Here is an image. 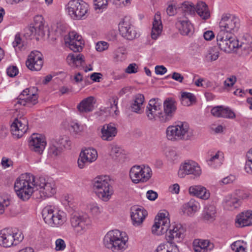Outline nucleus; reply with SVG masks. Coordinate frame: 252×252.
<instances>
[{
    "instance_id": "393cba45",
    "label": "nucleus",
    "mask_w": 252,
    "mask_h": 252,
    "mask_svg": "<svg viewBox=\"0 0 252 252\" xmlns=\"http://www.w3.org/2000/svg\"><path fill=\"white\" fill-rule=\"evenodd\" d=\"M65 44L74 52H80L82 50L84 41L80 35L74 32H72L69 33Z\"/></svg>"
},
{
    "instance_id": "a878e982",
    "label": "nucleus",
    "mask_w": 252,
    "mask_h": 252,
    "mask_svg": "<svg viewBox=\"0 0 252 252\" xmlns=\"http://www.w3.org/2000/svg\"><path fill=\"white\" fill-rule=\"evenodd\" d=\"M66 60L70 65L78 68L82 67L85 72L93 70L92 67H85L86 63L84 56L81 54H69L67 57Z\"/></svg>"
},
{
    "instance_id": "4468645a",
    "label": "nucleus",
    "mask_w": 252,
    "mask_h": 252,
    "mask_svg": "<svg viewBox=\"0 0 252 252\" xmlns=\"http://www.w3.org/2000/svg\"><path fill=\"white\" fill-rule=\"evenodd\" d=\"M70 141L67 137H62L58 139H53L49 143L48 154L52 157L60 156L64 148L70 146Z\"/></svg>"
},
{
    "instance_id": "ddd939ff",
    "label": "nucleus",
    "mask_w": 252,
    "mask_h": 252,
    "mask_svg": "<svg viewBox=\"0 0 252 252\" xmlns=\"http://www.w3.org/2000/svg\"><path fill=\"white\" fill-rule=\"evenodd\" d=\"M44 19L41 15H37L34 17V24H31L28 28L29 32L27 34H30V36L35 37L38 40L43 37L47 32L48 34L47 28L44 27Z\"/></svg>"
},
{
    "instance_id": "f8f14e48",
    "label": "nucleus",
    "mask_w": 252,
    "mask_h": 252,
    "mask_svg": "<svg viewBox=\"0 0 252 252\" xmlns=\"http://www.w3.org/2000/svg\"><path fill=\"white\" fill-rule=\"evenodd\" d=\"M37 89L35 87L24 90L17 98L16 104L32 107L38 102Z\"/></svg>"
},
{
    "instance_id": "ea45409f",
    "label": "nucleus",
    "mask_w": 252,
    "mask_h": 252,
    "mask_svg": "<svg viewBox=\"0 0 252 252\" xmlns=\"http://www.w3.org/2000/svg\"><path fill=\"white\" fill-rule=\"evenodd\" d=\"M144 101V96L142 94H137L134 97L133 103L131 105L132 111L140 113L143 103Z\"/></svg>"
},
{
    "instance_id": "680f3d73",
    "label": "nucleus",
    "mask_w": 252,
    "mask_h": 252,
    "mask_svg": "<svg viewBox=\"0 0 252 252\" xmlns=\"http://www.w3.org/2000/svg\"><path fill=\"white\" fill-rule=\"evenodd\" d=\"M166 157L168 159L171 161H174L176 160L178 158V155L177 152L174 150H169L166 153Z\"/></svg>"
},
{
    "instance_id": "c85d7f7f",
    "label": "nucleus",
    "mask_w": 252,
    "mask_h": 252,
    "mask_svg": "<svg viewBox=\"0 0 252 252\" xmlns=\"http://www.w3.org/2000/svg\"><path fill=\"white\" fill-rule=\"evenodd\" d=\"M238 44L234 52L241 56H247L252 51V42L246 38H242L240 40L238 39Z\"/></svg>"
},
{
    "instance_id": "4d7b16f0",
    "label": "nucleus",
    "mask_w": 252,
    "mask_h": 252,
    "mask_svg": "<svg viewBox=\"0 0 252 252\" xmlns=\"http://www.w3.org/2000/svg\"><path fill=\"white\" fill-rule=\"evenodd\" d=\"M237 81V78L235 76H231L227 78L224 81V86L225 88L228 87H232Z\"/></svg>"
},
{
    "instance_id": "a18cd8bd",
    "label": "nucleus",
    "mask_w": 252,
    "mask_h": 252,
    "mask_svg": "<svg viewBox=\"0 0 252 252\" xmlns=\"http://www.w3.org/2000/svg\"><path fill=\"white\" fill-rule=\"evenodd\" d=\"M246 244L247 243L243 241H237L231 245V248L235 252H246L244 247Z\"/></svg>"
},
{
    "instance_id": "58836bf2",
    "label": "nucleus",
    "mask_w": 252,
    "mask_h": 252,
    "mask_svg": "<svg viewBox=\"0 0 252 252\" xmlns=\"http://www.w3.org/2000/svg\"><path fill=\"white\" fill-rule=\"evenodd\" d=\"M210 242L208 240L196 239L193 242L195 252H205L209 247Z\"/></svg>"
},
{
    "instance_id": "b1692460",
    "label": "nucleus",
    "mask_w": 252,
    "mask_h": 252,
    "mask_svg": "<svg viewBox=\"0 0 252 252\" xmlns=\"http://www.w3.org/2000/svg\"><path fill=\"white\" fill-rule=\"evenodd\" d=\"M161 104L158 102V99H151L147 106L146 113L149 120L159 121L161 115Z\"/></svg>"
},
{
    "instance_id": "412c9836",
    "label": "nucleus",
    "mask_w": 252,
    "mask_h": 252,
    "mask_svg": "<svg viewBox=\"0 0 252 252\" xmlns=\"http://www.w3.org/2000/svg\"><path fill=\"white\" fill-rule=\"evenodd\" d=\"M46 144L45 137L38 133L32 134L29 143L31 150L39 155L42 154Z\"/></svg>"
},
{
    "instance_id": "774afa93",
    "label": "nucleus",
    "mask_w": 252,
    "mask_h": 252,
    "mask_svg": "<svg viewBox=\"0 0 252 252\" xmlns=\"http://www.w3.org/2000/svg\"><path fill=\"white\" fill-rule=\"evenodd\" d=\"M172 78L180 83H182L184 80V77L180 73L174 72L172 75Z\"/></svg>"
},
{
    "instance_id": "f3484780",
    "label": "nucleus",
    "mask_w": 252,
    "mask_h": 252,
    "mask_svg": "<svg viewBox=\"0 0 252 252\" xmlns=\"http://www.w3.org/2000/svg\"><path fill=\"white\" fill-rule=\"evenodd\" d=\"M201 169L198 163L192 160L186 161L182 164L178 171V176L184 178L187 175H192L195 177L200 176Z\"/></svg>"
},
{
    "instance_id": "cd10ccee",
    "label": "nucleus",
    "mask_w": 252,
    "mask_h": 252,
    "mask_svg": "<svg viewBox=\"0 0 252 252\" xmlns=\"http://www.w3.org/2000/svg\"><path fill=\"white\" fill-rule=\"evenodd\" d=\"M117 132V129L114 124H105L101 129L100 137L104 141H111L116 137Z\"/></svg>"
},
{
    "instance_id": "e433bc0d",
    "label": "nucleus",
    "mask_w": 252,
    "mask_h": 252,
    "mask_svg": "<svg viewBox=\"0 0 252 252\" xmlns=\"http://www.w3.org/2000/svg\"><path fill=\"white\" fill-rule=\"evenodd\" d=\"M195 11L198 15L203 19L205 20L210 17V12L208 6L204 2H198L195 7Z\"/></svg>"
},
{
    "instance_id": "bb28decb",
    "label": "nucleus",
    "mask_w": 252,
    "mask_h": 252,
    "mask_svg": "<svg viewBox=\"0 0 252 252\" xmlns=\"http://www.w3.org/2000/svg\"><path fill=\"white\" fill-rule=\"evenodd\" d=\"M147 215V212L142 207L133 206L131 208V218L135 226L140 225Z\"/></svg>"
},
{
    "instance_id": "e2e57ef3",
    "label": "nucleus",
    "mask_w": 252,
    "mask_h": 252,
    "mask_svg": "<svg viewBox=\"0 0 252 252\" xmlns=\"http://www.w3.org/2000/svg\"><path fill=\"white\" fill-rule=\"evenodd\" d=\"M221 155V152L220 151L217 152L214 155H211V158L207 160V162L209 165H212L213 162L218 159Z\"/></svg>"
},
{
    "instance_id": "2f4dec72",
    "label": "nucleus",
    "mask_w": 252,
    "mask_h": 252,
    "mask_svg": "<svg viewBox=\"0 0 252 252\" xmlns=\"http://www.w3.org/2000/svg\"><path fill=\"white\" fill-rule=\"evenodd\" d=\"M189 192L191 195L195 196L204 200L208 199L210 195L209 191L200 185L190 187Z\"/></svg>"
},
{
    "instance_id": "a211bd4d",
    "label": "nucleus",
    "mask_w": 252,
    "mask_h": 252,
    "mask_svg": "<svg viewBox=\"0 0 252 252\" xmlns=\"http://www.w3.org/2000/svg\"><path fill=\"white\" fill-rule=\"evenodd\" d=\"M28 129V122L23 116L15 118L11 126V131L13 136L17 138L21 137Z\"/></svg>"
},
{
    "instance_id": "7c9ffc66",
    "label": "nucleus",
    "mask_w": 252,
    "mask_h": 252,
    "mask_svg": "<svg viewBox=\"0 0 252 252\" xmlns=\"http://www.w3.org/2000/svg\"><path fill=\"white\" fill-rule=\"evenodd\" d=\"M94 97L89 96L83 99L78 104L77 108L80 113H89L94 110Z\"/></svg>"
},
{
    "instance_id": "37998d69",
    "label": "nucleus",
    "mask_w": 252,
    "mask_h": 252,
    "mask_svg": "<svg viewBox=\"0 0 252 252\" xmlns=\"http://www.w3.org/2000/svg\"><path fill=\"white\" fill-rule=\"evenodd\" d=\"M118 98L116 96L112 97L111 99V105L108 108L109 113L113 116L116 117L119 115V111L118 108Z\"/></svg>"
},
{
    "instance_id": "0e129e2a",
    "label": "nucleus",
    "mask_w": 252,
    "mask_h": 252,
    "mask_svg": "<svg viewBox=\"0 0 252 252\" xmlns=\"http://www.w3.org/2000/svg\"><path fill=\"white\" fill-rule=\"evenodd\" d=\"M158 194L157 192L152 190H148L147 192L146 196L150 200H155L157 198Z\"/></svg>"
},
{
    "instance_id": "3c124183",
    "label": "nucleus",
    "mask_w": 252,
    "mask_h": 252,
    "mask_svg": "<svg viewBox=\"0 0 252 252\" xmlns=\"http://www.w3.org/2000/svg\"><path fill=\"white\" fill-rule=\"evenodd\" d=\"M70 126L72 131L77 134H80L84 130V126L77 122H71Z\"/></svg>"
},
{
    "instance_id": "a19ab883",
    "label": "nucleus",
    "mask_w": 252,
    "mask_h": 252,
    "mask_svg": "<svg viewBox=\"0 0 252 252\" xmlns=\"http://www.w3.org/2000/svg\"><path fill=\"white\" fill-rule=\"evenodd\" d=\"M102 207L95 202H92L87 205V211L93 217H97L102 212Z\"/></svg>"
},
{
    "instance_id": "f03ea898",
    "label": "nucleus",
    "mask_w": 252,
    "mask_h": 252,
    "mask_svg": "<svg viewBox=\"0 0 252 252\" xmlns=\"http://www.w3.org/2000/svg\"><path fill=\"white\" fill-rule=\"evenodd\" d=\"M42 215L45 223L52 227H61L67 220V214L65 212L56 209L51 205H48L43 208Z\"/></svg>"
},
{
    "instance_id": "1a4fd4ad",
    "label": "nucleus",
    "mask_w": 252,
    "mask_h": 252,
    "mask_svg": "<svg viewBox=\"0 0 252 252\" xmlns=\"http://www.w3.org/2000/svg\"><path fill=\"white\" fill-rule=\"evenodd\" d=\"M217 44L222 51L227 53L234 52L238 46V39L231 34L219 31L217 36Z\"/></svg>"
},
{
    "instance_id": "4c0bfd02",
    "label": "nucleus",
    "mask_w": 252,
    "mask_h": 252,
    "mask_svg": "<svg viewBox=\"0 0 252 252\" xmlns=\"http://www.w3.org/2000/svg\"><path fill=\"white\" fill-rule=\"evenodd\" d=\"M216 214V207L213 205H206L203 211V218L205 220L212 221L215 219Z\"/></svg>"
},
{
    "instance_id": "5701e85b",
    "label": "nucleus",
    "mask_w": 252,
    "mask_h": 252,
    "mask_svg": "<svg viewBox=\"0 0 252 252\" xmlns=\"http://www.w3.org/2000/svg\"><path fill=\"white\" fill-rule=\"evenodd\" d=\"M97 157V151L93 148H88L82 151L78 159V167L83 168L86 165L95 161Z\"/></svg>"
},
{
    "instance_id": "aec40b11",
    "label": "nucleus",
    "mask_w": 252,
    "mask_h": 252,
    "mask_svg": "<svg viewBox=\"0 0 252 252\" xmlns=\"http://www.w3.org/2000/svg\"><path fill=\"white\" fill-rule=\"evenodd\" d=\"M185 232V229L181 224H176L168 232H165L166 239L170 244H175L183 240Z\"/></svg>"
},
{
    "instance_id": "6ab92c4d",
    "label": "nucleus",
    "mask_w": 252,
    "mask_h": 252,
    "mask_svg": "<svg viewBox=\"0 0 252 252\" xmlns=\"http://www.w3.org/2000/svg\"><path fill=\"white\" fill-rule=\"evenodd\" d=\"M121 35L127 40H132L138 37L134 26L129 20L123 19L119 24Z\"/></svg>"
},
{
    "instance_id": "052dcab7",
    "label": "nucleus",
    "mask_w": 252,
    "mask_h": 252,
    "mask_svg": "<svg viewBox=\"0 0 252 252\" xmlns=\"http://www.w3.org/2000/svg\"><path fill=\"white\" fill-rule=\"evenodd\" d=\"M222 108V106L214 107L211 110V114L215 117H221Z\"/></svg>"
},
{
    "instance_id": "5fc2aeb1",
    "label": "nucleus",
    "mask_w": 252,
    "mask_h": 252,
    "mask_svg": "<svg viewBox=\"0 0 252 252\" xmlns=\"http://www.w3.org/2000/svg\"><path fill=\"white\" fill-rule=\"evenodd\" d=\"M221 114V117L222 118L233 119L235 117V113L228 108H224L223 107Z\"/></svg>"
},
{
    "instance_id": "72a5a7b5",
    "label": "nucleus",
    "mask_w": 252,
    "mask_h": 252,
    "mask_svg": "<svg viewBox=\"0 0 252 252\" xmlns=\"http://www.w3.org/2000/svg\"><path fill=\"white\" fill-rule=\"evenodd\" d=\"M176 25L182 35H188L193 32V26L188 20H179Z\"/></svg>"
},
{
    "instance_id": "69168bd1",
    "label": "nucleus",
    "mask_w": 252,
    "mask_h": 252,
    "mask_svg": "<svg viewBox=\"0 0 252 252\" xmlns=\"http://www.w3.org/2000/svg\"><path fill=\"white\" fill-rule=\"evenodd\" d=\"M126 72L127 73H135L137 72V68L135 63L130 64L126 69Z\"/></svg>"
},
{
    "instance_id": "c756f323",
    "label": "nucleus",
    "mask_w": 252,
    "mask_h": 252,
    "mask_svg": "<svg viewBox=\"0 0 252 252\" xmlns=\"http://www.w3.org/2000/svg\"><path fill=\"white\" fill-rule=\"evenodd\" d=\"M235 223L237 227H242L252 224V211L242 212L237 216Z\"/></svg>"
},
{
    "instance_id": "09e8293b",
    "label": "nucleus",
    "mask_w": 252,
    "mask_h": 252,
    "mask_svg": "<svg viewBox=\"0 0 252 252\" xmlns=\"http://www.w3.org/2000/svg\"><path fill=\"white\" fill-rule=\"evenodd\" d=\"M181 8L186 13L192 14L195 13V7L194 5L189 2H185L183 3Z\"/></svg>"
},
{
    "instance_id": "dca6fc26",
    "label": "nucleus",
    "mask_w": 252,
    "mask_h": 252,
    "mask_svg": "<svg viewBox=\"0 0 252 252\" xmlns=\"http://www.w3.org/2000/svg\"><path fill=\"white\" fill-rule=\"evenodd\" d=\"M177 105V102L174 98H166L163 104V111H161L159 121L161 123H166L171 120L176 112Z\"/></svg>"
},
{
    "instance_id": "49530a36",
    "label": "nucleus",
    "mask_w": 252,
    "mask_h": 252,
    "mask_svg": "<svg viewBox=\"0 0 252 252\" xmlns=\"http://www.w3.org/2000/svg\"><path fill=\"white\" fill-rule=\"evenodd\" d=\"M155 252H173V248L172 244L168 242L165 243L160 244L157 248Z\"/></svg>"
},
{
    "instance_id": "f257e3e1",
    "label": "nucleus",
    "mask_w": 252,
    "mask_h": 252,
    "mask_svg": "<svg viewBox=\"0 0 252 252\" xmlns=\"http://www.w3.org/2000/svg\"><path fill=\"white\" fill-rule=\"evenodd\" d=\"M14 189L18 197L28 200L33 194L36 198L44 199L52 196L56 192L55 184L52 180L39 177L35 180L30 174L21 175L15 181Z\"/></svg>"
},
{
    "instance_id": "de8ad7c7",
    "label": "nucleus",
    "mask_w": 252,
    "mask_h": 252,
    "mask_svg": "<svg viewBox=\"0 0 252 252\" xmlns=\"http://www.w3.org/2000/svg\"><path fill=\"white\" fill-rule=\"evenodd\" d=\"M248 160L245 166V171L249 174H252V148L247 154Z\"/></svg>"
},
{
    "instance_id": "13d9d810",
    "label": "nucleus",
    "mask_w": 252,
    "mask_h": 252,
    "mask_svg": "<svg viewBox=\"0 0 252 252\" xmlns=\"http://www.w3.org/2000/svg\"><path fill=\"white\" fill-rule=\"evenodd\" d=\"M108 48L107 42L105 41H99L97 42L95 46L96 50L98 52H102Z\"/></svg>"
},
{
    "instance_id": "4be33fe9",
    "label": "nucleus",
    "mask_w": 252,
    "mask_h": 252,
    "mask_svg": "<svg viewBox=\"0 0 252 252\" xmlns=\"http://www.w3.org/2000/svg\"><path fill=\"white\" fill-rule=\"evenodd\" d=\"M27 67L32 71L40 70L43 65V55L38 51L31 53L26 62Z\"/></svg>"
},
{
    "instance_id": "603ef678",
    "label": "nucleus",
    "mask_w": 252,
    "mask_h": 252,
    "mask_svg": "<svg viewBox=\"0 0 252 252\" xmlns=\"http://www.w3.org/2000/svg\"><path fill=\"white\" fill-rule=\"evenodd\" d=\"M111 155L114 157L118 158L122 155V150L116 144L113 143L110 145Z\"/></svg>"
},
{
    "instance_id": "6e6552de",
    "label": "nucleus",
    "mask_w": 252,
    "mask_h": 252,
    "mask_svg": "<svg viewBox=\"0 0 252 252\" xmlns=\"http://www.w3.org/2000/svg\"><path fill=\"white\" fill-rule=\"evenodd\" d=\"M70 223L75 232L81 235L90 228L92 220L87 214L74 212L71 215Z\"/></svg>"
},
{
    "instance_id": "2eb2a0df",
    "label": "nucleus",
    "mask_w": 252,
    "mask_h": 252,
    "mask_svg": "<svg viewBox=\"0 0 252 252\" xmlns=\"http://www.w3.org/2000/svg\"><path fill=\"white\" fill-rule=\"evenodd\" d=\"M166 212L159 213L155 218V223L152 228L153 234L162 235L167 232L169 227V219L166 216Z\"/></svg>"
},
{
    "instance_id": "0eeeda50",
    "label": "nucleus",
    "mask_w": 252,
    "mask_h": 252,
    "mask_svg": "<svg viewBox=\"0 0 252 252\" xmlns=\"http://www.w3.org/2000/svg\"><path fill=\"white\" fill-rule=\"evenodd\" d=\"M129 177L134 184L147 182L152 176L151 168L146 165H134L130 169Z\"/></svg>"
},
{
    "instance_id": "423d86ee",
    "label": "nucleus",
    "mask_w": 252,
    "mask_h": 252,
    "mask_svg": "<svg viewBox=\"0 0 252 252\" xmlns=\"http://www.w3.org/2000/svg\"><path fill=\"white\" fill-rule=\"evenodd\" d=\"M89 6L81 0H71L66 5V10L70 18L78 20L86 17Z\"/></svg>"
},
{
    "instance_id": "bf43d9fd",
    "label": "nucleus",
    "mask_w": 252,
    "mask_h": 252,
    "mask_svg": "<svg viewBox=\"0 0 252 252\" xmlns=\"http://www.w3.org/2000/svg\"><path fill=\"white\" fill-rule=\"evenodd\" d=\"M18 69L15 66H9L7 69V74L10 77L16 76L18 73Z\"/></svg>"
},
{
    "instance_id": "473e14b6",
    "label": "nucleus",
    "mask_w": 252,
    "mask_h": 252,
    "mask_svg": "<svg viewBox=\"0 0 252 252\" xmlns=\"http://www.w3.org/2000/svg\"><path fill=\"white\" fill-rule=\"evenodd\" d=\"M160 19V13L157 12L154 16L151 31V37L153 39H157L161 33L162 25Z\"/></svg>"
},
{
    "instance_id": "39448f33",
    "label": "nucleus",
    "mask_w": 252,
    "mask_h": 252,
    "mask_svg": "<svg viewBox=\"0 0 252 252\" xmlns=\"http://www.w3.org/2000/svg\"><path fill=\"white\" fill-rule=\"evenodd\" d=\"M93 189L98 197L104 201H108L113 193V188L106 176L95 178L94 180Z\"/></svg>"
},
{
    "instance_id": "8fccbe9b",
    "label": "nucleus",
    "mask_w": 252,
    "mask_h": 252,
    "mask_svg": "<svg viewBox=\"0 0 252 252\" xmlns=\"http://www.w3.org/2000/svg\"><path fill=\"white\" fill-rule=\"evenodd\" d=\"M10 205V200L5 196H0V215L2 214Z\"/></svg>"
},
{
    "instance_id": "7ed1b4c3",
    "label": "nucleus",
    "mask_w": 252,
    "mask_h": 252,
    "mask_svg": "<svg viewBox=\"0 0 252 252\" xmlns=\"http://www.w3.org/2000/svg\"><path fill=\"white\" fill-rule=\"evenodd\" d=\"M126 241L123 238L122 232L118 230L108 232L103 239L105 247L113 252H121L125 250Z\"/></svg>"
},
{
    "instance_id": "864d4df0",
    "label": "nucleus",
    "mask_w": 252,
    "mask_h": 252,
    "mask_svg": "<svg viewBox=\"0 0 252 252\" xmlns=\"http://www.w3.org/2000/svg\"><path fill=\"white\" fill-rule=\"evenodd\" d=\"M107 4V0H95L94 3V8L95 10H100L106 8Z\"/></svg>"
},
{
    "instance_id": "6e6d98bb",
    "label": "nucleus",
    "mask_w": 252,
    "mask_h": 252,
    "mask_svg": "<svg viewBox=\"0 0 252 252\" xmlns=\"http://www.w3.org/2000/svg\"><path fill=\"white\" fill-rule=\"evenodd\" d=\"M66 248V244L64 241L58 238L55 241V250L57 251H63Z\"/></svg>"
},
{
    "instance_id": "f704fd0d",
    "label": "nucleus",
    "mask_w": 252,
    "mask_h": 252,
    "mask_svg": "<svg viewBox=\"0 0 252 252\" xmlns=\"http://www.w3.org/2000/svg\"><path fill=\"white\" fill-rule=\"evenodd\" d=\"M241 203V202L240 199L232 195H228L224 199L223 206L226 210L233 211L239 208Z\"/></svg>"
},
{
    "instance_id": "c9c22d12",
    "label": "nucleus",
    "mask_w": 252,
    "mask_h": 252,
    "mask_svg": "<svg viewBox=\"0 0 252 252\" xmlns=\"http://www.w3.org/2000/svg\"><path fill=\"white\" fill-rule=\"evenodd\" d=\"M199 204L194 199H190L188 202L184 204L182 208L184 214L192 216L199 209Z\"/></svg>"
},
{
    "instance_id": "c03bdc74",
    "label": "nucleus",
    "mask_w": 252,
    "mask_h": 252,
    "mask_svg": "<svg viewBox=\"0 0 252 252\" xmlns=\"http://www.w3.org/2000/svg\"><path fill=\"white\" fill-rule=\"evenodd\" d=\"M220 55V53L216 47H212L208 51V53L206 56V60L208 62H213L217 60Z\"/></svg>"
},
{
    "instance_id": "338daca9",
    "label": "nucleus",
    "mask_w": 252,
    "mask_h": 252,
    "mask_svg": "<svg viewBox=\"0 0 252 252\" xmlns=\"http://www.w3.org/2000/svg\"><path fill=\"white\" fill-rule=\"evenodd\" d=\"M166 71L167 69L162 65H157L155 67V72L157 74L163 75Z\"/></svg>"
},
{
    "instance_id": "9d476101",
    "label": "nucleus",
    "mask_w": 252,
    "mask_h": 252,
    "mask_svg": "<svg viewBox=\"0 0 252 252\" xmlns=\"http://www.w3.org/2000/svg\"><path fill=\"white\" fill-rule=\"evenodd\" d=\"M220 31H223L225 34H231L237 32L240 27V21L238 18L230 14L223 15L219 23Z\"/></svg>"
},
{
    "instance_id": "20e7f679",
    "label": "nucleus",
    "mask_w": 252,
    "mask_h": 252,
    "mask_svg": "<svg viewBox=\"0 0 252 252\" xmlns=\"http://www.w3.org/2000/svg\"><path fill=\"white\" fill-rule=\"evenodd\" d=\"M166 136L171 141L187 140L192 135L189 124L180 122L177 125L169 126L166 129Z\"/></svg>"
},
{
    "instance_id": "79ce46f5",
    "label": "nucleus",
    "mask_w": 252,
    "mask_h": 252,
    "mask_svg": "<svg viewBox=\"0 0 252 252\" xmlns=\"http://www.w3.org/2000/svg\"><path fill=\"white\" fill-rule=\"evenodd\" d=\"M180 100L182 105L189 106L193 101H195V96L190 93L183 92L182 93Z\"/></svg>"
},
{
    "instance_id": "9b49d317",
    "label": "nucleus",
    "mask_w": 252,
    "mask_h": 252,
    "mask_svg": "<svg viewBox=\"0 0 252 252\" xmlns=\"http://www.w3.org/2000/svg\"><path fill=\"white\" fill-rule=\"evenodd\" d=\"M20 232H14L9 229H4L0 232V245L5 248L17 245L23 239Z\"/></svg>"
}]
</instances>
